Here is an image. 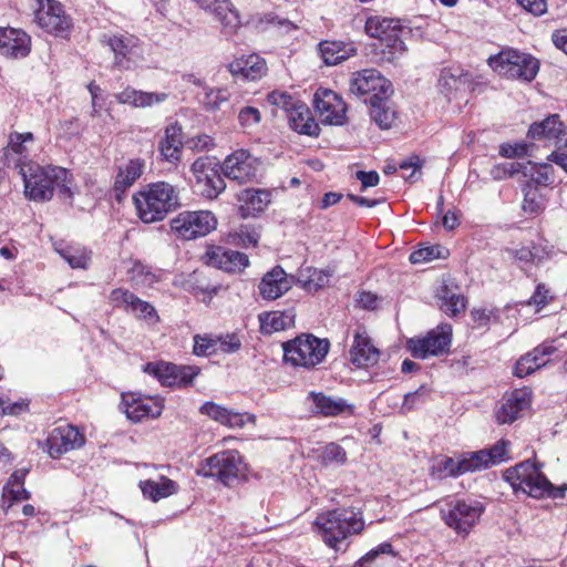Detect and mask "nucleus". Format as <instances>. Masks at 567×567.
I'll return each mask as SVG.
<instances>
[{
    "instance_id": "1",
    "label": "nucleus",
    "mask_w": 567,
    "mask_h": 567,
    "mask_svg": "<svg viewBox=\"0 0 567 567\" xmlns=\"http://www.w3.org/2000/svg\"><path fill=\"white\" fill-rule=\"evenodd\" d=\"M16 166L24 183V196L33 202H49L53 197L54 189L65 199L73 198L71 188L72 174L60 166H41L35 162L18 159Z\"/></svg>"
},
{
    "instance_id": "2",
    "label": "nucleus",
    "mask_w": 567,
    "mask_h": 567,
    "mask_svg": "<svg viewBox=\"0 0 567 567\" xmlns=\"http://www.w3.org/2000/svg\"><path fill=\"white\" fill-rule=\"evenodd\" d=\"M133 204L136 215L145 224L162 221L181 206L177 189L166 182L142 187L133 195Z\"/></svg>"
},
{
    "instance_id": "3",
    "label": "nucleus",
    "mask_w": 567,
    "mask_h": 567,
    "mask_svg": "<svg viewBox=\"0 0 567 567\" xmlns=\"http://www.w3.org/2000/svg\"><path fill=\"white\" fill-rule=\"evenodd\" d=\"M322 540L334 550H346L348 538L360 534L364 528V520L360 512L349 509H333L318 515L315 520Z\"/></svg>"
},
{
    "instance_id": "4",
    "label": "nucleus",
    "mask_w": 567,
    "mask_h": 567,
    "mask_svg": "<svg viewBox=\"0 0 567 567\" xmlns=\"http://www.w3.org/2000/svg\"><path fill=\"white\" fill-rule=\"evenodd\" d=\"M284 360L292 367L312 369L327 357L330 342L310 333H302L282 344Z\"/></svg>"
},
{
    "instance_id": "5",
    "label": "nucleus",
    "mask_w": 567,
    "mask_h": 567,
    "mask_svg": "<svg viewBox=\"0 0 567 567\" xmlns=\"http://www.w3.org/2000/svg\"><path fill=\"white\" fill-rule=\"evenodd\" d=\"M367 33L379 40L380 59L393 63L406 51L400 33L402 32L398 20L370 17L365 22Z\"/></svg>"
},
{
    "instance_id": "6",
    "label": "nucleus",
    "mask_w": 567,
    "mask_h": 567,
    "mask_svg": "<svg viewBox=\"0 0 567 567\" xmlns=\"http://www.w3.org/2000/svg\"><path fill=\"white\" fill-rule=\"evenodd\" d=\"M489 64L501 75L525 82L533 81L539 71V62L536 58L514 49L503 50L497 55L491 56Z\"/></svg>"
},
{
    "instance_id": "7",
    "label": "nucleus",
    "mask_w": 567,
    "mask_h": 567,
    "mask_svg": "<svg viewBox=\"0 0 567 567\" xmlns=\"http://www.w3.org/2000/svg\"><path fill=\"white\" fill-rule=\"evenodd\" d=\"M503 477L515 492L522 491L534 498L550 494L551 483L540 472V468L530 461H524L514 467L507 468Z\"/></svg>"
},
{
    "instance_id": "8",
    "label": "nucleus",
    "mask_w": 567,
    "mask_h": 567,
    "mask_svg": "<svg viewBox=\"0 0 567 567\" xmlns=\"http://www.w3.org/2000/svg\"><path fill=\"white\" fill-rule=\"evenodd\" d=\"M244 470L240 454L235 450H226L203 461L197 474L213 477L225 486H233L244 475Z\"/></svg>"
},
{
    "instance_id": "9",
    "label": "nucleus",
    "mask_w": 567,
    "mask_h": 567,
    "mask_svg": "<svg viewBox=\"0 0 567 567\" xmlns=\"http://www.w3.org/2000/svg\"><path fill=\"white\" fill-rule=\"evenodd\" d=\"M268 102L286 112L289 125L293 131L309 136L319 134V125L302 101L285 92L274 91L268 95Z\"/></svg>"
},
{
    "instance_id": "10",
    "label": "nucleus",
    "mask_w": 567,
    "mask_h": 567,
    "mask_svg": "<svg viewBox=\"0 0 567 567\" xmlns=\"http://www.w3.org/2000/svg\"><path fill=\"white\" fill-rule=\"evenodd\" d=\"M217 226L215 215L209 210H185L171 220V230L183 240L205 237Z\"/></svg>"
},
{
    "instance_id": "11",
    "label": "nucleus",
    "mask_w": 567,
    "mask_h": 567,
    "mask_svg": "<svg viewBox=\"0 0 567 567\" xmlns=\"http://www.w3.org/2000/svg\"><path fill=\"white\" fill-rule=\"evenodd\" d=\"M444 523L457 534H468L484 512L482 503L472 499H452L441 507Z\"/></svg>"
},
{
    "instance_id": "12",
    "label": "nucleus",
    "mask_w": 567,
    "mask_h": 567,
    "mask_svg": "<svg viewBox=\"0 0 567 567\" xmlns=\"http://www.w3.org/2000/svg\"><path fill=\"white\" fill-rule=\"evenodd\" d=\"M101 42L114 53V64L123 70L132 69L143 59L142 42L128 32L103 34Z\"/></svg>"
},
{
    "instance_id": "13",
    "label": "nucleus",
    "mask_w": 567,
    "mask_h": 567,
    "mask_svg": "<svg viewBox=\"0 0 567 567\" xmlns=\"http://www.w3.org/2000/svg\"><path fill=\"white\" fill-rule=\"evenodd\" d=\"M452 337L450 324L439 326L423 338H412L408 341V349L416 359H426L449 351Z\"/></svg>"
},
{
    "instance_id": "14",
    "label": "nucleus",
    "mask_w": 567,
    "mask_h": 567,
    "mask_svg": "<svg viewBox=\"0 0 567 567\" xmlns=\"http://www.w3.org/2000/svg\"><path fill=\"white\" fill-rule=\"evenodd\" d=\"M195 176V188L199 195L207 199H215L226 188L224 178L215 168L208 157H199L192 165Z\"/></svg>"
},
{
    "instance_id": "15",
    "label": "nucleus",
    "mask_w": 567,
    "mask_h": 567,
    "mask_svg": "<svg viewBox=\"0 0 567 567\" xmlns=\"http://www.w3.org/2000/svg\"><path fill=\"white\" fill-rule=\"evenodd\" d=\"M34 20L41 29L54 35H63L72 25L63 6L56 0H39Z\"/></svg>"
},
{
    "instance_id": "16",
    "label": "nucleus",
    "mask_w": 567,
    "mask_h": 567,
    "mask_svg": "<svg viewBox=\"0 0 567 567\" xmlns=\"http://www.w3.org/2000/svg\"><path fill=\"white\" fill-rule=\"evenodd\" d=\"M122 405L127 419L133 422H141L146 417H158L164 409V399L147 396L141 393H123Z\"/></svg>"
},
{
    "instance_id": "17",
    "label": "nucleus",
    "mask_w": 567,
    "mask_h": 567,
    "mask_svg": "<svg viewBox=\"0 0 567 567\" xmlns=\"http://www.w3.org/2000/svg\"><path fill=\"white\" fill-rule=\"evenodd\" d=\"M144 371L155 377L162 385L182 386L192 383L199 369L192 365H176L168 362H150Z\"/></svg>"
},
{
    "instance_id": "18",
    "label": "nucleus",
    "mask_w": 567,
    "mask_h": 567,
    "mask_svg": "<svg viewBox=\"0 0 567 567\" xmlns=\"http://www.w3.org/2000/svg\"><path fill=\"white\" fill-rule=\"evenodd\" d=\"M110 301L114 307L122 308L124 311L134 315L138 320H144L150 324H155L159 321L155 307L127 289H113L110 293Z\"/></svg>"
},
{
    "instance_id": "19",
    "label": "nucleus",
    "mask_w": 567,
    "mask_h": 567,
    "mask_svg": "<svg viewBox=\"0 0 567 567\" xmlns=\"http://www.w3.org/2000/svg\"><path fill=\"white\" fill-rule=\"evenodd\" d=\"M313 106L326 124L342 125L346 121V103L332 90L319 87L313 96Z\"/></svg>"
},
{
    "instance_id": "20",
    "label": "nucleus",
    "mask_w": 567,
    "mask_h": 567,
    "mask_svg": "<svg viewBox=\"0 0 567 567\" xmlns=\"http://www.w3.org/2000/svg\"><path fill=\"white\" fill-rule=\"evenodd\" d=\"M350 92L358 96L371 94V99H379L382 95L389 96L392 85L379 71L368 69L352 74Z\"/></svg>"
},
{
    "instance_id": "21",
    "label": "nucleus",
    "mask_w": 567,
    "mask_h": 567,
    "mask_svg": "<svg viewBox=\"0 0 567 567\" xmlns=\"http://www.w3.org/2000/svg\"><path fill=\"white\" fill-rule=\"evenodd\" d=\"M203 10L214 14L227 37L237 34L241 27L240 14L230 0H194Z\"/></svg>"
},
{
    "instance_id": "22",
    "label": "nucleus",
    "mask_w": 567,
    "mask_h": 567,
    "mask_svg": "<svg viewBox=\"0 0 567 567\" xmlns=\"http://www.w3.org/2000/svg\"><path fill=\"white\" fill-rule=\"evenodd\" d=\"M221 172L225 177L238 184L248 183L256 176L257 159L247 151L237 150L224 159Z\"/></svg>"
},
{
    "instance_id": "23",
    "label": "nucleus",
    "mask_w": 567,
    "mask_h": 567,
    "mask_svg": "<svg viewBox=\"0 0 567 567\" xmlns=\"http://www.w3.org/2000/svg\"><path fill=\"white\" fill-rule=\"evenodd\" d=\"M47 444L50 456L55 458L81 447L84 444V436L72 425L58 426L50 433Z\"/></svg>"
},
{
    "instance_id": "24",
    "label": "nucleus",
    "mask_w": 567,
    "mask_h": 567,
    "mask_svg": "<svg viewBox=\"0 0 567 567\" xmlns=\"http://www.w3.org/2000/svg\"><path fill=\"white\" fill-rule=\"evenodd\" d=\"M206 257L209 265L227 272H241L249 266V258L246 254L220 246L208 248Z\"/></svg>"
},
{
    "instance_id": "25",
    "label": "nucleus",
    "mask_w": 567,
    "mask_h": 567,
    "mask_svg": "<svg viewBox=\"0 0 567 567\" xmlns=\"http://www.w3.org/2000/svg\"><path fill=\"white\" fill-rule=\"evenodd\" d=\"M31 50L30 37L20 29H0V54L8 58H25Z\"/></svg>"
},
{
    "instance_id": "26",
    "label": "nucleus",
    "mask_w": 567,
    "mask_h": 567,
    "mask_svg": "<svg viewBox=\"0 0 567 567\" xmlns=\"http://www.w3.org/2000/svg\"><path fill=\"white\" fill-rule=\"evenodd\" d=\"M293 284L295 277L287 275L280 266H276L262 277L259 293L264 299L275 300L291 289Z\"/></svg>"
},
{
    "instance_id": "27",
    "label": "nucleus",
    "mask_w": 567,
    "mask_h": 567,
    "mask_svg": "<svg viewBox=\"0 0 567 567\" xmlns=\"http://www.w3.org/2000/svg\"><path fill=\"white\" fill-rule=\"evenodd\" d=\"M200 412L212 420L231 429H240L246 423L254 424L256 422L254 414L234 412L214 402H205L200 406Z\"/></svg>"
},
{
    "instance_id": "28",
    "label": "nucleus",
    "mask_w": 567,
    "mask_h": 567,
    "mask_svg": "<svg viewBox=\"0 0 567 567\" xmlns=\"http://www.w3.org/2000/svg\"><path fill=\"white\" fill-rule=\"evenodd\" d=\"M228 70L236 79L256 81L267 73V63L258 54L240 56L229 63Z\"/></svg>"
},
{
    "instance_id": "29",
    "label": "nucleus",
    "mask_w": 567,
    "mask_h": 567,
    "mask_svg": "<svg viewBox=\"0 0 567 567\" xmlns=\"http://www.w3.org/2000/svg\"><path fill=\"white\" fill-rule=\"evenodd\" d=\"M556 350L557 348L553 346V342H544L537 346L516 362L514 374L518 378L532 374L542 367H545L548 363L545 357L553 354Z\"/></svg>"
},
{
    "instance_id": "30",
    "label": "nucleus",
    "mask_w": 567,
    "mask_h": 567,
    "mask_svg": "<svg viewBox=\"0 0 567 567\" xmlns=\"http://www.w3.org/2000/svg\"><path fill=\"white\" fill-rule=\"evenodd\" d=\"M530 404V392L524 389L513 391L502 403L496 412V420L499 424L512 423L517 420L520 413Z\"/></svg>"
},
{
    "instance_id": "31",
    "label": "nucleus",
    "mask_w": 567,
    "mask_h": 567,
    "mask_svg": "<svg viewBox=\"0 0 567 567\" xmlns=\"http://www.w3.org/2000/svg\"><path fill=\"white\" fill-rule=\"evenodd\" d=\"M239 214L244 218L254 217L270 204L271 195L266 189L246 188L238 196Z\"/></svg>"
},
{
    "instance_id": "32",
    "label": "nucleus",
    "mask_w": 567,
    "mask_h": 567,
    "mask_svg": "<svg viewBox=\"0 0 567 567\" xmlns=\"http://www.w3.org/2000/svg\"><path fill=\"white\" fill-rule=\"evenodd\" d=\"M115 99L121 104L145 109L164 103L168 99V94L166 92H145L128 86L117 93Z\"/></svg>"
},
{
    "instance_id": "33",
    "label": "nucleus",
    "mask_w": 567,
    "mask_h": 567,
    "mask_svg": "<svg viewBox=\"0 0 567 567\" xmlns=\"http://www.w3.org/2000/svg\"><path fill=\"white\" fill-rule=\"evenodd\" d=\"M380 352L368 336L357 332L350 349V360L358 368L370 367L379 361Z\"/></svg>"
},
{
    "instance_id": "34",
    "label": "nucleus",
    "mask_w": 567,
    "mask_h": 567,
    "mask_svg": "<svg viewBox=\"0 0 567 567\" xmlns=\"http://www.w3.org/2000/svg\"><path fill=\"white\" fill-rule=\"evenodd\" d=\"M564 134V124L558 114L549 115L540 122L533 123L528 130L530 138L547 142H560Z\"/></svg>"
},
{
    "instance_id": "35",
    "label": "nucleus",
    "mask_w": 567,
    "mask_h": 567,
    "mask_svg": "<svg viewBox=\"0 0 567 567\" xmlns=\"http://www.w3.org/2000/svg\"><path fill=\"white\" fill-rule=\"evenodd\" d=\"M308 399L315 405V412L324 416H337L344 412L352 413L353 406L344 399L328 396L321 392H310Z\"/></svg>"
},
{
    "instance_id": "36",
    "label": "nucleus",
    "mask_w": 567,
    "mask_h": 567,
    "mask_svg": "<svg viewBox=\"0 0 567 567\" xmlns=\"http://www.w3.org/2000/svg\"><path fill=\"white\" fill-rule=\"evenodd\" d=\"M159 152L164 159L177 162L182 155V127L177 123L166 126L164 137L159 142Z\"/></svg>"
},
{
    "instance_id": "37",
    "label": "nucleus",
    "mask_w": 567,
    "mask_h": 567,
    "mask_svg": "<svg viewBox=\"0 0 567 567\" xmlns=\"http://www.w3.org/2000/svg\"><path fill=\"white\" fill-rule=\"evenodd\" d=\"M143 169L144 162L141 159H131L124 166L118 167L113 186L117 199L141 177Z\"/></svg>"
},
{
    "instance_id": "38",
    "label": "nucleus",
    "mask_w": 567,
    "mask_h": 567,
    "mask_svg": "<svg viewBox=\"0 0 567 567\" xmlns=\"http://www.w3.org/2000/svg\"><path fill=\"white\" fill-rule=\"evenodd\" d=\"M319 52L327 65H336L353 56L357 53V49L351 43L322 41L319 43Z\"/></svg>"
},
{
    "instance_id": "39",
    "label": "nucleus",
    "mask_w": 567,
    "mask_h": 567,
    "mask_svg": "<svg viewBox=\"0 0 567 567\" xmlns=\"http://www.w3.org/2000/svg\"><path fill=\"white\" fill-rule=\"evenodd\" d=\"M140 487L143 495L153 502H158L178 492V484L166 476H161L158 481H141Z\"/></svg>"
},
{
    "instance_id": "40",
    "label": "nucleus",
    "mask_w": 567,
    "mask_h": 567,
    "mask_svg": "<svg viewBox=\"0 0 567 567\" xmlns=\"http://www.w3.org/2000/svg\"><path fill=\"white\" fill-rule=\"evenodd\" d=\"M258 318L260 330L265 334L286 330L295 323V313L291 310L262 312Z\"/></svg>"
},
{
    "instance_id": "41",
    "label": "nucleus",
    "mask_w": 567,
    "mask_h": 567,
    "mask_svg": "<svg viewBox=\"0 0 567 567\" xmlns=\"http://www.w3.org/2000/svg\"><path fill=\"white\" fill-rule=\"evenodd\" d=\"M370 115L371 118L379 125L380 128H390L395 120V111L392 107L388 96L382 95L379 99H370Z\"/></svg>"
},
{
    "instance_id": "42",
    "label": "nucleus",
    "mask_w": 567,
    "mask_h": 567,
    "mask_svg": "<svg viewBox=\"0 0 567 567\" xmlns=\"http://www.w3.org/2000/svg\"><path fill=\"white\" fill-rule=\"evenodd\" d=\"M54 249L72 268L84 269L91 259V252L82 246L55 244Z\"/></svg>"
},
{
    "instance_id": "43",
    "label": "nucleus",
    "mask_w": 567,
    "mask_h": 567,
    "mask_svg": "<svg viewBox=\"0 0 567 567\" xmlns=\"http://www.w3.org/2000/svg\"><path fill=\"white\" fill-rule=\"evenodd\" d=\"M330 276L329 271L307 267L300 271L297 282L305 290L313 292L328 285Z\"/></svg>"
},
{
    "instance_id": "44",
    "label": "nucleus",
    "mask_w": 567,
    "mask_h": 567,
    "mask_svg": "<svg viewBox=\"0 0 567 567\" xmlns=\"http://www.w3.org/2000/svg\"><path fill=\"white\" fill-rule=\"evenodd\" d=\"M437 297L441 300V309L450 315L456 316L460 312L464 311L465 298L452 291V289L447 285H442L437 290Z\"/></svg>"
},
{
    "instance_id": "45",
    "label": "nucleus",
    "mask_w": 567,
    "mask_h": 567,
    "mask_svg": "<svg viewBox=\"0 0 567 567\" xmlns=\"http://www.w3.org/2000/svg\"><path fill=\"white\" fill-rule=\"evenodd\" d=\"M251 21L255 28L259 30L278 29L290 31L296 28L291 21L277 16L275 12L257 14Z\"/></svg>"
},
{
    "instance_id": "46",
    "label": "nucleus",
    "mask_w": 567,
    "mask_h": 567,
    "mask_svg": "<svg viewBox=\"0 0 567 567\" xmlns=\"http://www.w3.org/2000/svg\"><path fill=\"white\" fill-rule=\"evenodd\" d=\"M34 140L33 134L28 133H11L9 136L8 146L4 148V155L10 162V156L12 154L25 157L29 152L28 144L32 143Z\"/></svg>"
},
{
    "instance_id": "47",
    "label": "nucleus",
    "mask_w": 567,
    "mask_h": 567,
    "mask_svg": "<svg viewBox=\"0 0 567 567\" xmlns=\"http://www.w3.org/2000/svg\"><path fill=\"white\" fill-rule=\"evenodd\" d=\"M463 465L461 464V457H442L435 462L432 466V475L437 478H444L447 476L457 477L463 475Z\"/></svg>"
},
{
    "instance_id": "48",
    "label": "nucleus",
    "mask_w": 567,
    "mask_h": 567,
    "mask_svg": "<svg viewBox=\"0 0 567 567\" xmlns=\"http://www.w3.org/2000/svg\"><path fill=\"white\" fill-rule=\"evenodd\" d=\"M528 168H523L524 176H529L537 185H550L554 183L553 167L549 164H533L530 162L523 163Z\"/></svg>"
},
{
    "instance_id": "49",
    "label": "nucleus",
    "mask_w": 567,
    "mask_h": 567,
    "mask_svg": "<svg viewBox=\"0 0 567 567\" xmlns=\"http://www.w3.org/2000/svg\"><path fill=\"white\" fill-rule=\"evenodd\" d=\"M461 464L463 465L464 474L468 472H477L491 467L487 457V452L480 450L476 452H466L460 455Z\"/></svg>"
},
{
    "instance_id": "50",
    "label": "nucleus",
    "mask_w": 567,
    "mask_h": 567,
    "mask_svg": "<svg viewBox=\"0 0 567 567\" xmlns=\"http://www.w3.org/2000/svg\"><path fill=\"white\" fill-rule=\"evenodd\" d=\"M317 457L319 462L324 465H343L347 462L346 450L337 443H329L322 449L318 450Z\"/></svg>"
},
{
    "instance_id": "51",
    "label": "nucleus",
    "mask_w": 567,
    "mask_h": 567,
    "mask_svg": "<svg viewBox=\"0 0 567 567\" xmlns=\"http://www.w3.org/2000/svg\"><path fill=\"white\" fill-rule=\"evenodd\" d=\"M259 240V235L248 226H241L229 234V241L243 247H255Z\"/></svg>"
},
{
    "instance_id": "52",
    "label": "nucleus",
    "mask_w": 567,
    "mask_h": 567,
    "mask_svg": "<svg viewBox=\"0 0 567 567\" xmlns=\"http://www.w3.org/2000/svg\"><path fill=\"white\" fill-rule=\"evenodd\" d=\"M545 208V202L537 188H528L525 192L523 210L528 214H538Z\"/></svg>"
},
{
    "instance_id": "53",
    "label": "nucleus",
    "mask_w": 567,
    "mask_h": 567,
    "mask_svg": "<svg viewBox=\"0 0 567 567\" xmlns=\"http://www.w3.org/2000/svg\"><path fill=\"white\" fill-rule=\"evenodd\" d=\"M229 93L226 89L206 87L203 103L207 110H217L220 105L229 100Z\"/></svg>"
},
{
    "instance_id": "54",
    "label": "nucleus",
    "mask_w": 567,
    "mask_h": 567,
    "mask_svg": "<svg viewBox=\"0 0 567 567\" xmlns=\"http://www.w3.org/2000/svg\"><path fill=\"white\" fill-rule=\"evenodd\" d=\"M523 168H528V166H524L523 163L509 162L493 166L489 174L493 179L501 181L515 174L522 173Z\"/></svg>"
},
{
    "instance_id": "55",
    "label": "nucleus",
    "mask_w": 567,
    "mask_h": 567,
    "mask_svg": "<svg viewBox=\"0 0 567 567\" xmlns=\"http://www.w3.org/2000/svg\"><path fill=\"white\" fill-rule=\"evenodd\" d=\"M508 446L509 441L502 439L498 442H496L492 447L485 449V451L487 452L488 461L492 466L506 461Z\"/></svg>"
},
{
    "instance_id": "56",
    "label": "nucleus",
    "mask_w": 567,
    "mask_h": 567,
    "mask_svg": "<svg viewBox=\"0 0 567 567\" xmlns=\"http://www.w3.org/2000/svg\"><path fill=\"white\" fill-rule=\"evenodd\" d=\"M261 114L257 107L245 106L238 113V122L244 128H251L259 124Z\"/></svg>"
},
{
    "instance_id": "57",
    "label": "nucleus",
    "mask_w": 567,
    "mask_h": 567,
    "mask_svg": "<svg viewBox=\"0 0 567 567\" xmlns=\"http://www.w3.org/2000/svg\"><path fill=\"white\" fill-rule=\"evenodd\" d=\"M217 340L210 337H194V353L196 355H212L216 353Z\"/></svg>"
},
{
    "instance_id": "58",
    "label": "nucleus",
    "mask_w": 567,
    "mask_h": 567,
    "mask_svg": "<svg viewBox=\"0 0 567 567\" xmlns=\"http://www.w3.org/2000/svg\"><path fill=\"white\" fill-rule=\"evenodd\" d=\"M381 554L394 555L393 547L390 543H382L377 548L371 549L360 560H358L353 567H368L377 557Z\"/></svg>"
},
{
    "instance_id": "59",
    "label": "nucleus",
    "mask_w": 567,
    "mask_h": 567,
    "mask_svg": "<svg viewBox=\"0 0 567 567\" xmlns=\"http://www.w3.org/2000/svg\"><path fill=\"white\" fill-rule=\"evenodd\" d=\"M216 340L218 341L216 344V353L218 351L224 353H234L241 347V342L236 334H227L225 337H219Z\"/></svg>"
},
{
    "instance_id": "60",
    "label": "nucleus",
    "mask_w": 567,
    "mask_h": 567,
    "mask_svg": "<svg viewBox=\"0 0 567 567\" xmlns=\"http://www.w3.org/2000/svg\"><path fill=\"white\" fill-rule=\"evenodd\" d=\"M498 310L497 309H485V308H475L471 311V316L473 321L477 327H485L487 323L494 319L498 320Z\"/></svg>"
},
{
    "instance_id": "61",
    "label": "nucleus",
    "mask_w": 567,
    "mask_h": 567,
    "mask_svg": "<svg viewBox=\"0 0 567 567\" xmlns=\"http://www.w3.org/2000/svg\"><path fill=\"white\" fill-rule=\"evenodd\" d=\"M189 148L198 152L208 151L214 146V140L209 135L202 134L187 141Z\"/></svg>"
},
{
    "instance_id": "62",
    "label": "nucleus",
    "mask_w": 567,
    "mask_h": 567,
    "mask_svg": "<svg viewBox=\"0 0 567 567\" xmlns=\"http://www.w3.org/2000/svg\"><path fill=\"white\" fill-rule=\"evenodd\" d=\"M28 409V403L24 401L10 403L0 398V414L3 415H18Z\"/></svg>"
},
{
    "instance_id": "63",
    "label": "nucleus",
    "mask_w": 567,
    "mask_h": 567,
    "mask_svg": "<svg viewBox=\"0 0 567 567\" xmlns=\"http://www.w3.org/2000/svg\"><path fill=\"white\" fill-rule=\"evenodd\" d=\"M529 250L532 252L533 264H540L544 260L548 259L551 255V248L540 243L534 244L532 247H529Z\"/></svg>"
},
{
    "instance_id": "64",
    "label": "nucleus",
    "mask_w": 567,
    "mask_h": 567,
    "mask_svg": "<svg viewBox=\"0 0 567 567\" xmlns=\"http://www.w3.org/2000/svg\"><path fill=\"white\" fill-rule=\"evenodd\" d=\"M435 247L420 248L410 255V261L412 264H421L424 261L433 260L437 255L435 254Z\"/></svg>"
}]
</instances>
